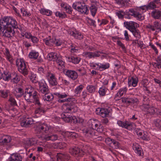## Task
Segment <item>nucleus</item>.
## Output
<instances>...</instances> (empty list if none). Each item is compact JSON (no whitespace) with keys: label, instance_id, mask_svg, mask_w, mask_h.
I'll use <instances>...</instances> for the list:
<instances>
[{"label":"nucleus","instance_id":"1","mask_svg":"<svg viewBox=\"0 0 161 161\" xmlns=\"http://www.w3.org/2000/svg\"><path fill=\"white\" fill-rule=\"evenodd\" d=\"M16 25L13 21L12 17H4L0 20V34L7 38L13 37L15 34L14 27H15Z\"/></svg>","mask_w":161,"mask_h":161},{"label":"nucleus","instance_id":"2","mask_svg":"<svg viewBox=\"0 0 161 161\" xmlns=\"http://www.w3.org/2000/svg\"><path fill=\"white\" fill-rule=\"evenodd\" d=\"M54 130V128L52 126L46 124H39L36 125L35 129V133L36 134H40V138L41 135L44 133L48 134L46 135L44 139L47 141L51 140L53 141H55L58 139V136L57 134L51 133Z\"/></svg>","mask_w":161,"mask_h":161},{"label":"nucleus","instance_id":"3","mask_svg":"<svg viewBox=\"0 0 161 161\" xmlns=\"http://www.w3.org/2000/svg\"><path fill=\"white\" fill-rule=\"evenodd\" d=\"M24 97L25 99L29 103H31L30 98L32 97L33 99V103L35 104H37L38 106L41 105V103L39 101L37 93L36 91L33 88H26L25 89V92L24 93Z\"/></svg>","mask_w":161,"mask_h":161},{"label":"nucleus","instance_id":"4","mask_svg":"<svg viewBox=\"0 0 161 161\" xmlns=\"http://www.w3.org/2000/svg\"><path fill=\"white\" fill-rule=\"evenodd\" d=\"M124 26L129 30L133 35L137 38H141L140 31L137 29L139 25L136 22L132 21H125L124 23Z\"/></svg>","mask_w":161,"mask_h":161},{"label":"nucleus","instance_id":"5","mask_svg":"<svg viewBox=\"0 0 161 161\" xmlns=\"http://www.w3.org/2000/svg\"><path fill=\"white\" fill-rule=\"evenodd\" d=\"M145 100H147V99L144 98L142 107L143 111L145 112L146 114L150 115H161V112L159 110L153 106H150L148 104H147V103H145Z\"/></svg>","mask_w":161,"mask_h":161},{"label":"nucleus","instance_id":"6","mask_svg":"<svg viewBox=\"0 0 161 161\" xmlns=\"http://www.w3.org/2000/svg\"><path fill=\"white\" fill-rule=\"evenodd\" d=\"M16 66L19 71L24 76L28 74V71L26 65L23 59L18 58L16 60Z\"/></svg>","mask_w":161,"mask_h":161},{"label":"nucleus","instance_id":"7","mask_svg":"<svg viewBox=\"0 0 161 161\" xmlns=\"http://www.w3.org/2000/svg\"><path fill=\"white\" fill-rule=\"evenodd\" d=\"M72 7L75 9L82 14H87L88 13V9L87 6L84 3L76 2L73 3Z\"/></svg>","mask_w":161,"mask_h":161},{"label":"nucleus","instance_id":"8","mask_svg":"<svg viewBox=\"0 0 161 161\" xmlns=\"http://www.w3.org/2000/svg\"><path fill=\"white\" fill-rule=\"evenodd\" d=\"M64 110V113H72L76 112L78 108L74 103L72 101L69 102L68 103H65L63 106Z\"/></svg>","mask_w":161,"mask_h":161},{"label":"nucleus","instance_id":"9","mask_svg":"<svg viewBox=\"0 0 161 161\" xmlns=\"http://www.w3.org/2000/svg\"><path fill=\"white\" fill-rule=\"evenodd\" d=\"M89 124L90 127L95 130L97 132L101 133L103 131V126L97 120L94 119H91L89 121Z\"/></svg>","mask_w":161,"mask_h":161},{"label":"nucleus","instance_id":"10","mask_svg":"<svg viewBox=\"0 0 161 161\" xmlns=\"http://www.w3.org/2000/svg\"><path fill=\"white\" fill-rule=\"evenodd\" d=\"M83 131L86 136L93 139L97 138V136L94 130L90 127L84 129L83 130Z\"/></svg>","mask_w":161,"mask_h":161},{"label":"nucleus","instance_id":"11","mask_svg":"<svg viewBox=\"0 0 161 161\" xmlns=\"http://www.w3.org/2000/svg\"><path fill=\"white\" fill-rule=\"evenodd\" d=\"M117 123L119 126L129 130H132L133 128L134 125V124L133 123L126 120L124 121L118 120L117 121Z\"/></svg>","mask_w":161,"mask_h":161},{"label":"nucleus","instance_id":"12","mask_svg":"<svg viewBox=\"0 0 161 161\" xmlns=\"http://www.w3.org/2000/svg\"><path fill=\"white\" fill-rule=\"evenodd\" d=\"M46 76L50 85L54 86L58 84L55 74L48 72L46 75Z\"/></svg>","mask_w":161,"mask_h":161},{"label":"nucleus","instance_id":"13","mask_svg":"<svg viewBox=\"0 0 161 161\" xmlns=\"http://www.w3.org/2000/svg\"><path fill=\"white\" fill-rule=\"evenodd\" d=\"M33 120L32 118L28 116L24 117L20 122V125L23 127H28L33 124Z\"/></svg>","mask_w":161,"mask_h":161},{"label":"nucleus","instance_id":"14","mask_svg":"<svg viewBox=\"0 0 161 161\" xmlns=\"http://www.w3.org/2000/svg\"><path fill=\"white\" fill-rule=\"evenodd\" d=\"M57 161H69L70 156L67 153H57Z\"/></svg>","mask_w":161,"mask_h":161},{"label":"nucleus","instance_id":"15","mask_svg":"<svg viewBox=\"0 0 161 161\" xmlns=\"http://www.w3.org/2000/svg\"><path fill=\"white\" fill-rule=\"evenodd\" d=\"M69 152L72 155L76 157H81L84 154L81 149L76 147L69 149Z\"/></svg>","mask_w":161,"mask_h":161},{"label":"nucleus","instance_id":"16","mask_svg":"<svg viewBox=\"0 0 161 161\" xmlns=\"http://www.w3.org/2000/svg\"><path fill=\"white\" fill-rule=\"evenodd\" d=\"M38 85L39 90V92L41 93L46 94L49 92L48 86L44 81L42 82H39Z\"/></svg>","mask_w":161,"mask_h":161},{"label":"nucleus","instance_id":"17","mask_svg":"<svg viewBox=\"0 0 161 161\" xmlns=\"http://www.w3.org/2000/svg\"><path fill=\"white\" fill-rule=\"evenodd\" d=\"M64 73L66 76L73 80H76L78 77L77 73L74 70H65Z\"/></svg>","mask_w":161,"mask_h":161},{"label":"nucleus","instance_id":"18","mask_svg":"<svg viewBox=\"0 0 161 161\" xmlns=\"http://www.w3.org/2000/svg\"><path fill=\"white\" fill-rule=\"evenodd\" d=\"M11 140L12 138L10 136L8 135H4L0 137V145H7Z\"/></svg>","mask_w":161,"mask_h":161},{"label":"nucleus","instance_id":"19","mask_svg":"<svg viewBox=\"0 0 161 161\" xmlns=\"http://www.w3.org/2000/svg\"><path fill=\"white\" fill-rule=\"evenodd\" d=\"M121 101L124 103L130 105L137 103L138 101V100L137 98L135 97H123L121 98Z\"/></svg>","mask_w":161,"mask_h":161},{"label":"nucleus","instance_id":"20","mask_svg":"<svg viewBox=\"0 0 161 161\" xmlns=\"http://www.w3.org/2000/svg\"><path fill=\"white\" fill-rule=\"evenodd\" d=\"M128 90L126 86L120 88L114 97V99L116 101H118L120 99V97L122 96L124 94H125Z\"/></svg>","mask_w":161,"mask_h":161},{"label":"nucleus","instance_id":"21","mask_svg":"<svg viewBox=\"0 0 161 161\" xmlns=\"http://www.w3.org/2000/svg\"><path fill=\"white\" fill-rule=\"evenodd\" d=\"M138 81V78L136 76H133L128 79V85L129 86L136 87Z\"/></svg>","mask_w":161,"mask_h":161},{"label":"nucleus","instance_id":"22","mask_svg":"<svg viewBox=\"0 0 161 161\" xmlns=\"http://www.w3.org/2000/svg\"><path fill=\"white\" fill-rule=\"evenodd\" d=\"M133 149L135 153L139 156H142L144 155L143 150L140 146L137 143L133 144Z\"/></svg>","mask_w":161,"mask_h":161},{"label":"nucleus","instance_id":"23","mask_svg":"<svg viewBox=\"0 0 161 161\" xmlns=\"http://www.w3.org/2000/svg\"><path fill=\"white\" fill-rule=\"evenodd\" d=\"M69 34L74 37L75 38L81 40L83 38V36L81 33L76 31L75 29L73 28L70 31Z\"/></svg>","mask_w":161,"mask_h":161},{"label":"nucleus","instance_id":"24","mask_svg":"<svg viewBox=\"0 0 161 161\" xmlns=\"http://www.w3.org/2000/svg\"><path fill=\"white\" fill-rule=\"evenodd\" d=\"M22 158L20 154L18 153L11 155L8 161H22Z\"/></svg>","mask_w":161,"mask_h":161},{"label":"nucleus","instance_id":"25","mask_svg":"<svg viewBox=\"0 0 161 161\" xmlns=\"http://www.w3.org/2000/svg\"><path fill=\"white\" fill-rule=\"evenodd\" d=\"M146 27L148 29L153 31H154L156 29L158 30V32H159L161 31V29L159 26L158 22H155L154 23L153 25H151L149 24L146 25Z\"/></svg>","mask_w":161,"mask_h":161},{"label":"nucleus","instance_id":"26","mask_svg":"<svg viewBox=\"0 0 161 161\" xmlns=\"http://www.w3.org/2000/svg\"><path fill=\"white\" fill-rule=\"evenodd\" d=\"M47 57L49 60L56 62L60 57L56 53L52 52L48 53Z\"/></svg>","mask_w":161,"mask_h":161},{"label":"nucleus","instance_id":"27","mask_svg":"<svg viewBox=\"0 0 161 161\" xmlns=\"http://www.w3.org/2000/svg\"><path fill=\"white\" fill-rule=\"evenodd\" d=\"M56 41L55 38H50V36L43 40L45 44L49 46L52 47L54 45V42Z\"/></svg>","mask_w":161,"mask_h":161},{"label":"nucleus","instance_id":"28","mask_svg":"<svg viewBox=\"0 0 161 161\" xmlns=\"http://www.w3.org/2000/svg\"><path fill=\"white\" fill-rule=\"evenodd\" d=\"M4 54L7 60H8L10 64H13L14 59L13 58L12 56L10 54L9 50L7 48L5 49Z\"/></svg>","mask_w":161,"mask_h":161},{"label":"nucleus","instance_id":"29","mask_svg":"<svg viewBox=\"0 0 161 161\" xmlns=\"http://www.w3.org/2000/svg\"><path fill=\"white\" fill-rule=\"evenodd\" d=\"M20 77L16 73L14 72L12 73L11 82L13 83H17L20 80Z\"/></svg>","mask_w":161,"mask_h":161},{"label":"nucleus","instance_id":"30","mask_svg":"<svg viewBox=\"0 0 161 161\" xmlns=\"http://www.w3.org/2000/svg\"><path fill=\"white\" fill-rule=\"evenodd\" d=\"M11 95V92L9 90H0V96L6 99L7 98L8 96H10Z\"/></svg>","mask_w":161,"mask_h":161},{"label":"nucleus","instance_id":"31","mask_svg":"<svg viewBox=\"0 0 161 161\" xmlns=\"http://www.w3.org/2000/svg\"><path fill=\"white\" fill-rule=\"evenodd\" d=\"M66 58L68 61L75 64H78L80 60V58L77 57L71 56L67 57Z\"/></svg>","mask_w":161,"mask_h":161},{"label":"nucleus","instance_id":"32","mask_svg":"<svg viewBox=\"0 0 161 161\" xmlns=\"http://www.w3.org/2000/svg\"><path fill=\"white\" fill-rule=\"evenodd\" d=\"M12 20L13 21V22H15V23H16V25L15 26V27H14V29H18L19 30H20V34L22 36L23 34H24V32L25 31V30L24 27L21 25H18V23L17 21H16V19L12 17Z\"/></svg>","mask_w":161,"mask_h":161},{"label":"nucleus","instance_id":"33","mask_svg":"<svg viewBox=\"0 0 161 161\" xmlns=\"http://www.w3.org/2000/svg\"><path fill=\"white\" fill-rule=\"evenodd\" d=\"M24 93V90L22 88L20 87L17 88L14 93L15 96L17 98H19L23 95Z\"/></svg>","mask_w":161,"mask_h":161},{"label":"nucleus","instance_id":"34","mask_svg":"<svg viewBox=\"0 0 161 161\" xmlns=\"http://www.w3.org/2000/svg\"><path fill=\"white\" fill-rule=\"evenodd\" d=\"M12 77V73L11 74L7 71H4L3 74V78L5 81H8L11 80Z\"/></svg>","mask_w":161,"mask_h":161},{"label":"nucleus","instance_id":"35","mask_svg":"<svg viewBox=\"0 0 161 161\" xmlns=\"http://www.w3.org/2000/svg\"><path fill=\"white\" fill-rule=\"evenodd\" d=\"M56 62L58 65L59 69L61 70L62 69L64 68V62L62 60L60 57L58 58Z\"/></svg>","mask_w":161,"mask_h":161},{"label":"nucleus","instance_id":"36","mask_svg":"<svg viewBox=\"0 0 161 161\" xmlns=\"http://www.w3.org/2000/svg\"><path fill=\"white\" fill-rule=\"evenodd\" d=\"M100 114L103 118L109 116V111L107 109L104 108H102L100 109Z\"/></svg>","mask_w":161,"mask_h":161},{"label":"nucleus","instance_id":"37","mask_svg":"<svg viewBox=\"0 0 161 161\" xmlns=\"http://www.w3.org/2000/svg\"><path fill=\"white\" fill-rule=\"evenodd\" d=\"M67 113H63L61 114V118L65 122L68 123L70 122L71 116L66 114Z\"/></svg>","mask_w":161,"mask_h":161},{"label":"nucleus","instance_id":"38","mask_svg":"<svg viewBox=\"0 0 161 161\" xmlns=\"http://www.w3.org/2000/svg\"><path fill=\"white\" fill-rule=\"evenodd\" d=\"M151 15L155 19H158L161 16V10H154L151 13Z\"/></svg>","mask_w":161,"mask_h":161},{"label":"nucleus","instance_id":"39","mask_svg":"<svg viewBox=\"0 0 161 161\" xmlns=\"http://www.w3.org/2000/svg\"><path fill=\"white\" fill-rule=\"evenodd\" d=\"M45 95L43 97V98L45 101H50L54 98L53 96L51 93H44Z\"/></svg>","mask_w":161,"mask_h":161},{"label":"nucleus","instance_id":"40","mask_svg":"<svg viewBox=\"0 0 161 161\" xmlns=\"http://www.w3.org/2000/svg\"><path fill=\"white\" fill-rule=\"evenodd\" d=\"M38 56V53L34 50H32L30 52L28 55L30 58L35 59L37 58Z\"/></svg>","mask_w":161,"mask_h":161},{"label":"nucleus","instance_id":"41","mask_svg":"<svg viewBox=\"0 0 161 161\" xmlns=\"http://www.w3.org/2000/svg\"><path fill=\"white\" fill-rule=\"evenodd\" d=\"M41 14L44 15H46L47 16H50L52 15V12L49 9H46L44 8H42L40 10Z\"/></svg>","mask_w":161,"mask_h":161},{"label":"nucleus","instance_id":"42","mask_svg":"<svg viewBox=\"0 0 161 161\" xmlns=\"http://www.w3.org/2000/svg\"><path fill=\"white\" fill-rule=\"evenodd\" d=\"M110 67V65L109 63H106L105 64H100L99 67H97V70L100 71H103L106 69H108Z\"/></svg>","mask_w":161,"mask_h":161},{"label":"nucleus","instance_id":"43","mask_svg":"<svg viewBox=\"0 0 161 161\" xmlns=\"http://www.w3.org/2000/svg\"><path fill=\"white\" fill-rule=\"evenodd\" d=\"M108 89L104 86H102L99 88L98 92L100 96H104L107 93Z\"/></svg>","mask_w":161,"mask_h":161},{"label":"nucleus","instance_id":"44","mask_svg":"<svg viewBox=\"0 0 161 161\" xmlns=\"http://www.w3.org/2000/svg\"><path fill=\"white\" fill-rule=\"evenodd\" d=\"M115 3L120 7L125 6L127 4V2L125 0H115Z\"/></svg>","mask_w":161,"mask_h":161},{"label":"nucleus","instance_id":"45","mask_svg":"<svg viewBox=\"0 0 161 161\" xmlns=\"http://www.w3.org/2000/svg\"><path fill=\"white\" fill-rule=\"evenodd\" d=\"M96 87L92 85H89L86 87V89L90 93H94L96 90Z\"/></svg>","mask_w":161,"mask_h":161},{"label":"nucleus","instance_id":"46","mask_svg":"<svg viewBox=\"0 0 161 161\" xmlns=\"http://www.w3.org/2000/svg\"><path fill=\"white\" fill-rule=\"evenodd\" d=\"M32 83H36L38 82V78L36 74L31 73L30 77Z\"/></svg>","mask_w":161,"mask_h":161},{"label":"nucleus","instance_id":"47","mask_svg":"<svg viewBox=\"0 0 161 161\" xmlns=\"http://www.w3.org/2000/svg\"><path fill=\"white\" fill-rule=\"evenodd\" d=\"M90 9L92 15L94 16L97 11V7L95 5H92L90 7Z\"/></svg>","mask_w":161,"mask_h":161},{"label":"nucleus","instance_id":"48","mask_svg":"<svg viewBox=\"0 0 161 161\" xmlns=\"http://www.w3.org/2000/svg\"><path fill=\"white\" fill-rule=\"evenodd\" d=\"M128 12H125L123 11H119L116 13V15L118 16L119 18L120 19H123L124 18V15L128 14Z\"/></svg>","mask_w":161,"mask_h":161},{"label":"nucleus","instance_id":"49","mask_svg":"<svg viewBox=\"0 0 161 161\" xmlns=\"http://www.w3.org/2000/svg\"><path fill=\"white\" fill-rule=\"evenodd\" d=\"M146 9H153L156 7V5L152 2H150L147 5L144 6Z\"/></svg>","mask_w":161,"mask_h":161},{"label":"nucleus","instance_id":"50","mask_svg":"<svg viewBox=\"0 0 161 161\" xmlns=\"http://www.w3.org/2000/svg\"><path fill=\"white\" fill-rule=\"evenodd\" d=\"M45 112V110L42 107L40 106L39 107L37 108L35 111V113L36 114H42L44 113Z\"/></svg>","mask_w":161,"mask_h":161},{"label":"nucleus","instance_id":"51","mask_svg":"<svg viewBox=\"0 0 161 161\" xmlns=\"http://www.w3.org/2000/svg\"><path fill=\"white\" fill-rule=\"evenodd\" d=\"M126 12H129L128 13V14H126V15H128V17H125V18H130V17H129V15H130L131 16H133L135 17L137 12L136 11L134 10V9L133 8L130 9L128 11H126Z\"/></svg>","mask_w":161,"mask_h":161},{"label":"nucleus","instance_id":"52","mask_svg":"<svg viewBox=\"0 0 161 161\" xmlns=\"http://www.w3.org/2000/svg\"><path fill=\"white\" fill-rule=\"evenodd\" d=\"M8 102L10 103V104L11 105L14 106L17 105V102L15 99L11 95L9 97V99L8 100Z\"/></svg>","mask_w":161,"mask_h":161},{"label":"nucleus","instance_id":"53","mask_svg":"<svg viewBox=\"0 0 161 161\" xmlns=\"http://www.w3.org/2000/svg\"><path fill=\"white\" fill-rule=\"evenodd\" d=\"M84 88V86L82 85L78 86L75 89L74 91L75 93L76 94H78L80 93Z\"/></svg>","mask_w":161,"mask_h":161},{"label":"nucleus","instance_id":"54","mask_svg":"<svg viewBox=\"0 0 161 161\" xmlns=\"http://www.w3.org/2000/svg\"><path fill=\"white\" fill-rule=\"evenodd\" d=\"M100 53H103L100 51L92 52V58H94L96 57H99L100 56Z\"/></svg>","mask_w":161,"mask_h":161},{"label":"nucleus","instance_id":"55","mask_svg":"<svg viewBox=\"0 0 161 161\" xmlns=\"http://www.w3.org/2000/svg\"><path fill=\"white\" fill-rule=\"evenodd\" d=\"M21 11L24 16L29 17L31 15V13L25 10L24 8L21 9Z\"/></svg>","mask_w":161,"mask_h":161},{"label":"nucleus","instance_id":"56","mask_svg":"<svg viewBox=\"0 0 161 161\" xmlns=\"http://www.w3.org/2000/svg\"><path fill=\"white\" fill-rule=\"evenodd\" d=\"M109 116L103 118L101 120V123L104 125H108L109 124Z\"/></svg>","mask_w":161,"mask_h":161},{"label":"nucleus","instance_id":"57","mask_svg":"<svg viewBox=\"0 0 161 161\" xmlns=\"http://www.w3.org/2000/svg\"><path fill=\"white\" fill-rule=\"evenodd\" d=\"M71 48L70 49V52L72 53H76L78 52L79 49L78 47L74 46L73 44L70 45Z\"/></svg>","mask_w":161,"mask_h":161},{"label":"nucleus","instance_id":"58","mask_svg":"<svg viewBox=\"0 0 161 161\" xmlns=\"http://www.w3.org/2000/svg\"><path fill=\"white\" fill-rule=\"evenodd\" d=\"M82 55L86 58H92V52H84L82 54Z\"/></svg>","mask_w":161,"mask_h":161},{"label":"nucleus","instance_id":"59","mask_svg":"<svg viewBox=\"0 0 161 161\" xmlns=\"http://www.w3.org/2000/svg\"><path fill=\"white\" fill-rule=\"evenodd\" d=\"M138 20H142L144 19V16L142 14H140L138 12H137L135 17Z\"/></svg>","mask_w":161,"mask_h":161},{"label":"nucleus","instance_id":"60","mask_svg":"<svg viewBox=\"0 0 161 161\" xmlns=\"http://www.w3.org/2000/svg\"><path fill=\"white\" fill-rule=\"evenodd\" d=\"M114 139L110 138H107L105 140V142L106 143L109 145V146L113 147L112 146V142Z\"/></svg>","mask_w":161,"mask_h":161},{"label":"nucleus","instance_id":"61","mask_svg":"<svg viewBox=\"0 0 161 161\" xmlns=\"http://www.w3.org/2000/svg\"><path fill=\"white\" fill-rule=\"evenodd\" d=\"M31 39L32 42L34 45H36L38 42L39 39L35 36H32Z\"/></svg>","mask_w":161,"mask_h":161},{"label":"nucleus","instance_id":"62","mask_svg":"<svg viewBox=\"0 0 161 161\" xmlns=\"http://www.w3.org/2000/svg\"><path fill=\"white\" fill-rule=\"evenodd\" d=\"M55 95L57 96L59 98H63L66 97L67 96V95L64 93L63 94H60L59 93L56 92L54 94Z\"/></svg>","mask_w":161,"mask_h":161},{"label":"nucleus","instance_id":"63","mask_svg":"<svg viewBox=\"0 0 161 161\" xmlns=\"http://www.w3.org/2000/svg\"><path fill=\"white\" fill-rule=\"evenodd\" d=\"M22 36L23 37L25 36L27 39H31L32 36L30 33L25 31L24 34H23Z\"/></svg>","mask_w":161,"mask_h":161},{"label":"nucleus","instance_id":"64","mask_svg":"<svg viewBox=\"0 0 161 161\" xmlns=\"http://www.w3.org/2000/svg\"><path fill=\"white\" fill-rule=\"evenodd\" d=\"M64 9H65L66 12L69 14H70L72 12V8L69 5H67L64 7Z\"/></svg>","mask_w":161,"mask_h":161}]
</instances>
